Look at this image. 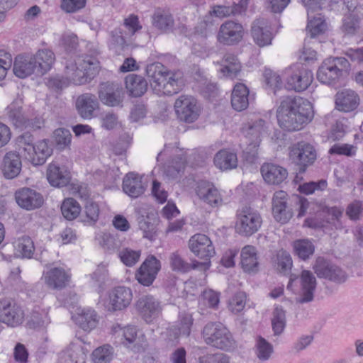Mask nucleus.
<instances>
[{"mask_svg":"<svg viewBox=\"0 0 363 363\" xmlns=\"http://www.w3.org/2000/svg\"><path fill=\"white\" fill-rule=\"evenodd\" d=\"M277 117L281 128L287 131H297L313 118V106L303 98L287 96L281 101Z\"/></svg>","mask_w":363,"mask_h":363,"instance_id":"f257e3e1","label":"nucleus"},{"mask_svg":"<svg viewBox=\"0 0 363 363\" xmlns=\"http://www.w3.org/2000/svg\"><path fill=\"white\" fill-rule=\"evenodd\" d=\"M293 203L298 207L297 217L305 216L309 205L307 199L296 196L293 201L289 202L286 191H276L272 200V212L274 220L281 224L288 223L294 216Z\"/></svg>","mask_w":363,"mask_h":363,"instance_id":"f03ea898","label":"nucleus"},{"mask_svg":"<svg viewBox=\"0 0 363 363\" xmlns=\"http://www.w3.org/2000/svg\"><path fill=\"white\" fill-rule=\"evenodd\" d=\"M99 62L96 57L78 56L74 62L66 65L67 79L75 85L86 84L98 73Z\"/></svg>","mask_w":363,"mask_h":363,"instance_id":"7ed1b4c3","label":"nucleus"},{"mask_svg":"<svg viewBox=\"0 0 363 363\" xmlns=\"http://www.w3.org/2000/svg\"><path fill=\"white\" fill-rule=\"evenodd\" d=\"M201 336L204 342L213 347L228 351L235 347L233 335L220 322H208L202 331Z\"/></svg>","mask_w":363,"mask_h":363,"instance_id":"20e7f679","label":"nucleus"},{"mask_svg":"<svg viewBox=\"0 0 363 363\" xmlns=\"http://www.w3.org/2000/svg\"><path fill=\"white\" fill-rule=\"evenodd\" d=\"M350 67L345 57H329L325 59L317 71L318 80L325 84L337 83Z\"/></svg>","mask_w":363,"mask_h":363,"instance_id":"39448f33","label":"nucleus"},{"mask_svg":"<svg viewBox=\"0 0 363 363\" xmlns=\"http://www.w3.org/2000/svg\"><path fill=\"white\" fill-rule=\"evenodd\" d=\"M261 215L250 207H244L237 212L235 231L240 235L250 237L261 228Z\"/></svg>","mask_w":363,"mask_h":363,"instance_id":"423d86ee","label":"nucleus"},{"mask_svg":"<svg viewBox=\"0 0 363 363\" xmlns=\"http://www.w3.org/2000/svg\"><path fill=\"white\" fill-rule=\"evenodd\" d=\"M289 157L297 167L299 173H303L317 158L315 147L310 143L301 141L294 144L290 149Z\"/></svg>","mask_w":363,"mask_h":363,"instance_id":"0eeeda50","label":"nucleus"},{"mask_svg":"<svg viewBox=\"0 0 363 363\" xmlns=\"http://www.w3.org/2000/svg\"><path fill=\"white\" fill-rule=\"evenodd\" d=\"M313 269L319 279L340 284L347 279V273L339 266L323 257L315 260Z\"/></svg>","mask_w":363,"mask_h":363,"instance_id":"6e6552de","label":"nucleus"},{"mask_svg":"<svg viewBox=\"0 0 363 363\" xmlns=\"http://www.w3.org/2000/svg\"><path fill=\"white\" fill-rule=\"evenodd\" d=\"M287 74L286 87L296 91L306 90L313 79L312 72L303 65H296L291 67Z\"/></svg>","mask_w":363,"mask_h":363,"instance_id":"1a4fd4ad","label":"nucleus"},{"mask_svg":"<svg viewBox=\"0 0 363 363\" xmlns=\"http://www.w3.org/2000/svg\"><path fill=\"white\" fill-rule=\"evenodd\" d=\"M98 96L101 103L106 106L122 107L125 94L120 84L106 82L99 84Z\"/></svg>","mask_w":363,"mask_h":363,"instance_id":"9d476101","label":"nucleus"},{"mask_svg":"<svg viewBox=\"0 0 363 363\" xmlns=\"http://www.w3.org/2000/svg\"><path fill=\"white\" fill-rule=\"evenodd\" d=\"M189 247L191 252L197 257L208 262L211 266V258L215 254V247L211 239L205 234L197 233L191 237L189 240Z\"/></svg>","mask_w":363,"mask_h":363,"instance_id":"9b49d317","label":"nucleus"},{"mask_svg":"<svg viewBox=\"0 0 363 363\" xmlns=\"http://www.w3.org/2000/svg\"><path fill=\"white\" fill-rule=\"evenodd\" d=\"M174 109L179 120L193 123L199 117L200 108L196 99L191 96L182 95L174 103Z\"/></svg>","mask_w":363,"mask_h":363,"instance_id":"f8f14e48","label":"nucleus"},{"mask_svg":"<svg viewBox=\"0 0 363 363\" xmlns=\"http://www.w3.org/2000/svg\"><path fill=\"white\" fill-rule=\"evenodd\" d=\"M135 308L145 322L151 323L161 314L162 306L158 298L148 294L138 299Z\"/></svg>","mask_w":363,"mask_h":363,"instance_id":"ddd939ff","label":"nucleus"},{"mask_svg":"<svg viewBox=\"0 0 363 363\" xmlns=\"http://www.w3.org/2000/svg\"><path fill=\"white\" fill-rule=\"evenodd\" d=\"M163 79L153 85V89L159 94L172 96L177 94L184 86L183 74L181 72L167 70Z\"/></svg>","mask_w":363,"mask_h":363,"instance_id":"4468645a","label":"nucleus"},{"mask_svg":"<svg viewBox=\"0 0 363 363\" xmlns=\"http://www.w3.org/2000/svg\"><path fill=\"white\" fill-rule=\"evenodd\" d=\"M317 286L314 274L309 270H303L299 276V290L296 297L297 303H307L313 301Z\"/></svg>","mask_w":363,"mask_h":363,"instance_id":"2eb2a0df","label":"nucleus"},{"mask_svg":"<svg viewBox=\"0 0 363 363\" xmlns=\"http://www.w3.org/2000/svg\"><path fill=\"white\" fill-rule=\"evenodd\" d=\"M161 264L155 256L147 257L135 273V279L142 285L150 286L156 279Z\"/></svg>","mask_w":363,"mask_h":363,"instance_id":"dca6fc26","label":"nucleus"},{"mask_svg":"<svg viewBox=\"0 0 363 363\" xmlns=\"http://www.w3.org/2000/svg\"><path fill=\"white\" fill-rule=\"evenodd\" d=\"M243 34L244 29L240 23L226 21L220 26L217 39L223 45H233L241 41Z\"/></svg>","mask_w":363,"mask_h":363,"instance_id":"f3484780","label":"nucleus"},{"mask_svg":"<svg viewBox=\"0 0 363 363\" xmlns=\"http://www.w3.org/2000/svg\"><path fill=\"white\" fill-rule=\"evenodd\" d=\"M15 199L21 208L27 211L39 208L44 203L43 196L40 192L27 187L16 191Z\"/></svg>","mask_w":363,"mask_h":363,"instance_id":"a211bd4d","label":"nucleus"},{"mask_svg":"<svg viewBox=\"0 0 363 363\" xmlns=\"http://www.w3.org/2000/svg\"><path fill=\"white\" fill-rule=\"evenodd\" d=\"M23 319L24 312L19 306L7 301L0 302L1 322L9 326L16 327L23 323Z\"/></svg>","mask_w":363,"mask_h":363,"instance_id":"6ab92c4d","label":"nucleus"},{"mask_svg":"<svg viewBox=\"0 0 363 363\" xmlns=\"http://www.w3.org/2000/svg\"><path fill=\"white\" fill-rule=\"evenodd\" d=\"M251 34L255 43L259 47L271 45L274 38L270 23L266 18H259L253 21Z\"/></svg>","mask_w":363,"mask_h":363,"instance_id":"aec40b11","label":"nucleus"},{"mask_svg":"<svg viewBox=\"0 0 363 363\" xmlns=\"http://www.w3.org/2000/svg\"><path fill=\"white\" fill-rule=\"evenodd\" d=\"M107 307L109 311H121L127 308L132 299L133 293L130 288L125 286L115 287L109 293Z\"/></svg>","mask_w":363,"mask_h":363,"instance_id":"412c9836","label":"nucleus"},{"mask_svg":"<svg viewBox=\"0 0 363 363\" xmlns=\"http://www.w3.org/2000/svg\"><path fill=\"white\" fill-rule=\"evenodd\" d=\"M35 59L33 55H18L13 63L14 74L22 79L32 74L40 76Z\"/></svg>","mask_w":363,"mask_h":363,"instance_id":"4be33fe9","label":"nucleus"},{"mask_svg":"<svg viewBox=\"0 0 363 363\" xmlns=\"http://www.w3.org/2000/svg\"><path fill=\"white\" fill-rule=\"evenodd\" d=\"M171 269L176 272L185 274L191 269H200L206 271L209 269V263L208 262H199L193 260L191 263L187 262L178 252L170 254L169 257Z\"/></svg>","mask_w":363,"mask_h":363,"instance_id":"5701e85b","label":"nucleus"},{"mask_svg":"<svg viewBox=\"0 0 363 363\" xmlns=\"http://www.w3.org/2000/svg\"><path fill=\"white\" fill-rule=\"evenodd\" d=\"M196 193L200 200L211 207H218L223 203V199L215 186L208 182H198Z\"/></svg>","mask_w":363,"mask_h":363,"instance_id":"b1692460","label":"nucleus"},{"mask_svg":"<svg viewBox=\"0 0 363 363\" xmlns=\"http://www.w3.org/2000/svg\"><path fill=\"white\" fill-rule=\"evenodd\" d=\"M23 100L18 96L6 108V116L9 121L16 128L28 127L30 121L23 111Z\"/></svg>","mask_w":363,"mask_h":363,"instance_id":"393cba45","label":"nucleus"},{"mask_svg":"<svg viewBox=\"0 0 363 363\" xmlns=\"http://www.w3.org/2000/svg\"><path fill=\"white\" fill-rule=\"evenodd\" d=\"M264 180L269 184L278 185L282 183L288 176L286 169L274 163H264L260 169Z\"/></svg>","mask_w":363,"mask_h":363,"instance_id":"a878e982","label":"nucleus"},{"mask_svg":"<svg viewBox=\"0 0 363 363\" xmlns=\"http://www.w3.org/2000/svg\"><path fill=\"white\" fill-rule=\"evenodd\" d=\"M359 104L358 94L351 89H345L335 95V106L338 111L350 112L356 109Z\"/></svg>","mask_w":363,"mask_h":363,"instance_id":"bb28decb","label":"nucleus"},{"mask_svg":"<svg viewBox=\"0 0 363 363\" xmlns=\"http://www.w3.org/2000/svg\"><path fill=\"white\" fill-rule=\"evenodd\" d=\"M22 163L21 157L16 152H7L3 159L1 172L5 178L11 179L21 172Z\"/></svg>","mask_w":363,"mask_h":363,"instance_id":"cd10ccee","label":"nucleus"},{"mask_svg":"<svg viewBox=\"0 0 363 363\" xmlns=\"http://www.w3.org/2000/svg\"><path fill=\"white\" fill-rule=\"evenodd\" d=\"M123 191L131 198H138L145 191L142 177L134 172L128 173L123 181Z\"/></svg>","mask_w":363,"mask_h":363,"instance_id":"c85d7f7f","label":"nucleus"},{"mask_svg":"<svg viewBox=\"0 0 363 363\" xmlns=\"http://www.w3.org/2000/svg\"><path fill=\"white\" fill-rule=\"evenodd\" d=\"M250 0H240L238 4L232 5H215L210 11V14L218 18L237 16L245 13Z\"/></svg>","mask_w":363,"mask_h":363,"instance_id":"c756f323","label":"nucleus"},{"mask_svg":"<svg viewBox=\"0 0 363 363\" xmlns=\"http://www.w3.org/2000/svg\"><path fill=\"white\" fill-rule=\"evenodd\" d=\"M69 279V274L61 267H54L44 274L45 284L54 289H60L65 287Z\"/></svg>","mask_w":363,"mask_h":363,"instance_id":"7c9ffc66","label":"nucleus"},{"mask_svg":"<svg viewBox=\"0 0 363 363\" xmlns=\"http://www.w3.org/2000/svg\"><path fill=\"white\" fill-rule=\"evenodd\" d=\"M76 107L81 117L91 118L94 111L99 107V102L95 95L86 93L78 96Z\"/></svg>","mask_w":363,"mask_h":363,"instance_id":"2f4dec72","label":"nucleus"},{"mask_svg":"<svg viewBox=\"0 0 363 363\" xmlns=\"http://www.w3.org/2000/svg\"><path fill=\"white\" fill-rule=\"evenodd\" d=\"M47 179L49 183L55 187L67 186L70 182V173L55 163H50L47 169Z\"/></svg>","mask_w":363,"mask_h":363,"instance_id":"473e14b6","label":"nucleus"},{"mask_svg":"<svg viewBox=\"0 0 363 363\" xmlns=\"http://www.w3.org/2000/svg\"><path fill=\"white\" fill-rule=\"evenodd\" d=\"M72 318L76 324L85 331L95 328L99 322L96 311L91 308H79Z\"/></svg>","mask_w":363,"mask_h":363,"instance_id":"72a5a7b5","label":"nucleus"},{"mask_svg":"<svg viewBox=\"0 0 363 363\" xmlns=\"http://www.w3.org/2000/svg\"><path fill=\"white\" fill-rule=\"evenodd\" d=\"M48 143L49 140L45 139L39 141L26 157L35 165L43 164L52 154V148Z\"/></svg>","mask_w":363,"mask_h":363,"instance_id":"f704fd0d","label":"nucleus"},{"mask_svg":"<svg viewBox=\"0 0 363 363\" xmlns=\"http://www.w3.org/2000/svg\"><path fill=\"white\" fill-rule=\"evenodd\" d=\"M125 88L129 94L133 97L143 96L147 89L145 79L135 74H130L125 78Z\"/></svg>","mask_w":363,"mask_h":363,"instance_id":"c9c22d12","label":"nucleus"},{"mask_svg":"<svg viewBox=\"0 0 363 363\" xmlns=\"http://www.w3.org/2000/svg\"><path fill=\"white\" fill-rule=\"evenodd\" d=\"M220 72L223 77L234 79L241 71V64L238 58L232 53H226L220 62Z\"/></svg>","mask_w":363,"mask_h":363,"instance_id":"e433bc0d","label":"nucleus"},{"mask_svg":"<svg viewBox=\"0 0 363 363\" xmlns=\"http://www.w3.org/2000/svg\"><path fill=\"white\" fill-rule=\"evenodd\" d=\"M249 90L243 84L234 86L231 96L232 107L237 111H242L249 106Z\"/></svg>","mask_w":363,"mask_h":363,"instance_id":"4c0bfd02","label":"nucleus"},{"mask_svg":"<svg viewBox=\"0 0 363 363\" xmlns=\"http://www.w3.org/2000/svg\"><path fill=\"white\" fill-rule=\"evenodd\" d=\"M266 132L265 121L258 119L248 123L242 128L246 142L261 143V136Z\"/></svg>","mask_w":363,"mask_h":363,"instance_id":"58836bf2","label":"nucleus"},{"mask_svg":"<svg viewBox=\"0 0 363 363\" xmlns=\"http://www.w3.org/2000/svg\"><path fill=\"white\" fill-rule=\"evenodd\" d=\"M241 264L243 270L247 272H256L258 271L259 262L257 250L252 245L244 247L241 252Z\"/></svg>","mask_w":363,"mask_h":363,"instance_id":"ea45409f","label":"nucleus"},{"mask_svg":"<svg viewBox=\"0 0 363 363\" xmlns=\"http://www.w3.org/2000/svg\"><path fill=\"white\" fill-rule=\"evenodd\" d=\"M152 18L153 26L163 32L172 30L174 26L172 15L168 11L160 8L155 11Z\"/></svg>","mask_w":363,"mask_h":363,"instance_id":"a19ab883","label":"nucleus"},{"mask_svg":"<svg viewBox=\"0 0 363 363\" xmlns=\"http://www.w3.org/2000/svg\"><path fill=\"white\" fill-rule=\"evenodd\" d=\"M33 56L35 58L40 76L44 75L51 69L55 60L54 52L48 49L39 50Z\"/></svg>","mask_w":363,"mask_h":363,"instance_id":"79ce46f5","label":"nucleus"},{"mask_svg":"<svg viewBox=\"0 0 363 363\" xmlns=\"http://www.w3.org/2000/svg\"><path fill=\"white\" fill-rule=\"evenodd\" d=\"M86 352L82 345L77 342L69 344L63 354L65 363H85Z\"/></svg>","mask_w":363,"mask_h":363,"instance_id":"37998d69","label":"nucleus"},{"mask_svg":"<svg viewBox=\"0 0 363 363\" xmlns=\"http://www.w3.org/2000/svg\"><path fill=\"white\" fill-rule=\"evenodd\" d=\"M215 165L221 170L235 168L238 165V158L235 153L222 150L217 152L214 157Z\"/></svg>","mask_w":363,"mask_h":363,"instance_id":"c03bdc74","label":"nucleus"},{"mask_svg":"<svg viewBox=\"0 0 363 363\" xmlns=\"http://www.w3.org/2000/svg\"><path fill=\"white\" fill-rule=\"evenodd\" d=\"M50 323L48 312L44 309H35L30 313L27 326L30 329L41 330L45 329Z\"/></svg>","mask_w":363,"mask_h":363,"instance_id":"a18cd8bd","label":"nucleus"},{"mask_svg":"<svg viewBox=\"0 0 363 363\" xmlns=\"http://www.w3.org/2000/svg\"><path fill=\"white\" fill-rule=\"evenodd\" d=\"M15 255L21 258H31L35 247L33 240L28 236L19 238L14 245Z\"/></svg>","mask_w":363,"mask_h":363,"instance_id":"49530a36","label":"nucleus"},{"mask_svg":"<svg viewBox=\"0 0 363 363\" xmlns=\"http://www.w3.org/2000/svg\"><path fill=\"white\" fill-rule=\"evenodd\" d=\"M62 216L68 220L75 219L81 212V206L79 203L72 198L64 200L61 206Z\"/></svg>","mask_w":363,"mask_h":363,"instance_id":"de8ad7c7","label":"nucleus"},{"mask_svg":"<svg viewBox=\"0 0 363 363\" xmlns=\"http://www.w3.org/2000/svg\"><path fill=\"white\" fill-rule=\"evenodd\" d=\"M52 138L56 147L60 150L69 148L72 142V134L68 129L60 128L53 132Z\"/></svg>","mask_w":363,"mask_h":363,"instance_id":"09e8293b","label":"nucleus"},{"mask_svg":"<svg viewBox=\"0 0 363 363\" xmlns=\"http://www.w3.org/2000/svg\"><path fill=\"white\" fill-rule=\"evenodd\" d=\"M118 233H105L102 235L100 244L101 247L110 252L118 251L123 245V240Z\"/></svg>","mask_w":363,"mask_h":363,"instance_id":"8fccbe9b","label":"nucleus"},{"mask_svg":"<svg viewBox=\"0 0 363 363\" xmlns=\"http://www.w3.org/2000/svg\"><path fill=\"white\" fill-rule=\"evenodd\" d=\"M294 249L300 259L306 260L313 254L315 247L308 240H298L294 242Z\"/></svg>","mask_w":363,"mask_h":363,"instance_id":"3c124183","label":"nucleus"},{"mask_svg":"<svg viewBox=\"0 0 363 363\" xmlns=\"http://www.w3.org/2000/svg\"><path fill=\"white\" fill-rule=\"evenodd\" d=\"M274 262L277 270L283 274H286L290 272L293 265L290 254L284 250H280L277 252Z\"/></svg>","mask_w":363,"mask_h":363,"instance_id":"603ef678","label":"nucleus"},{"mask_svg":"<svg viewBox=\"0 0 363 363\" xmlns=\"http://www.w3.org/2000/svg\"><path fill=\"white\" fill-rule=\"evenodd\" d=\"M167 69L160 62L150 64L146 67V74L151 79V85L158 84L160 81L163 79L162 77Z\"/></svg>","mask_w":363,"mask_h":363,"instance_id":"864d4df0","label":"nucleus"},{"mask_svg":"<svg viewBox=\"0 0 363 363\" xmlns=\"http://www.w3.org/2000/svg\"><path fill=\"white\" fill-rule=\"evenodd\" d=\"M113 347L108 345H104L94 350L91 354L94 363H108L113 357Z\"/></svg>","mask_w":363,"mask_h":363,"instance_id":"5fc2aeb1","label":"nucleus"},{"mask_svg":"<svg viewBox=\"0 0 363 363\" xmlns=\"http://www.w3.org/2000/svg\"><path fill=\"white\" fill-rule=\"evenodd\" d=\"M273 352L272 345L262 337H259L256 343V354L262 361L268 360Z\"/></svg>","mask_w":363,"mask_h":363,"instance_id":"6e6d98bb","label":"nucleus"},{"mask_svg":"<svg viewBox=\"0 0 363 363\" xmlns=\"http://www.w3.org/2000/svg\"><path fill=\"white\" fill-rule=\"evenodd\" d=\"M326 29L327 23L322 17H314L308 21L307 30L312 38L323 33Z\"/></svg>","mask_w":363,"mask_h":363,"instance_id":"4d7b16f0","label":"nucleus"},{"mask_svg":"<svg viewBox=\"0 0 363 363\" xmlns=\"http://www.w3.org/2000/svg\"><path fill=\"white\" fill-rule=\"evenodd\" d=\"M193 318L189 314H182L179 316V319L175 325L177 335H182L185 337L189 336L191 333V328L193 325Z\"/></svg>","mask_w":363,"mask_h":363,"instance_id":"13d9d810","label":"nucleus"},{"mask_svg":"<svg viewBox=\"0 0 363 363\" xmlns=\"http://www.w3.org/2000/svg\"><path fill=\"white\" fill-rule=\"evenodd\" d=\"M118 257L125 266L133 267L138 262L140 257V251L125 248L118 252Z\"/></svg>","mask_w":363,"mask_h":363,"instance_id":"bf43d9fd","label":"nucleus"},{"mask_svg":"<svg viewBox=\"0 0 363 363\" xmlns=\"http://www.w3.org/2000/svg\"><path fill=\"white\" fill-rule=\"evenodd\" d=\"M245 304L246 294L242 291H239L230 300L228 308L231 312L238 313L244 309Z\"/></svg>","mask_w":363,"mask_h":363,"instance_id":"052dcab7","label":"nucleus"},{"mask_svg":"<svg viewBox=\"0 0 363 363\" xmlns=\"http://www.w3.org/2000/svg\"><path fill=\"white\" fill-rule=\"evenodd\" d=\"M345 213L351 220H359L363 213V202L359 200L352 201L347 206Z\"/></svg>","mask_w":363,"mask_h":363,"instance_id":"680f3d73","label":"nucleus"},{"mask_svg":"<svg viewBox=\"0 0 363 363\" xmlns=\"http://www.w3.org/2000/svg\"><path fill=\"white\" fill-rule=\"evenodd\" d=\"M247 147L243 150V159L248 163H255L258 159V148L260 143L246 142Z\"/></svg>","mask_w":363,"mask_h":363,"instance_id":"e2e57ef3","label":"nucleus"},{"mask_svg":"<svg viewBox=\"0 0 363 363\" xmlns=\"http://www.w3.org/2000/svg\"><path fill=\"white\" fill-rule=\"evenodd\" d=\"M114 332L121 333L128 344L133 343L137 337V330L134 326L121 328L119 325L113 327Z\"/></svg>","mask_w":363,"mask_h":363,"instance_id":"0e129e2a","label":"nucleus"},{"mask_svg":"<svg viewBox=\"0 0 363 363\" xmlns=\"http://www.w3.org/2000/svg\"><path fill=\"white\" fill-rule=\"evenodd\" d=\"M18 145L22 148L26 155L30 151H33L34 137L30 132H25L18 138Z\"/></svg>","mask_w":363,"mask_h":363,"instance_id":"69168bd1","label":"nucleus"},{"mask_svg":"<svg viewBox=\"0 0 363 363\" xmlns=\"http://www.w3.org/2000/svg\"><path fill=\"white\" fill-rule=\"evenodd\" d=\"M62 44L67 52H72L77 50L79 45L77 36L74 33H66L62 37Z\"/></svg>","mask_w":363,"mask_h":363,"instance_id":"338daca9","label":"nucleus"},{"mask_svg":"<svg viewBox=\"0 0 363 363\" xmlns=\"http://www.w3.org/2000/svg\"><path fill=\"white\" fill-rule=\"evenodd\" d=\"M199 363H228L229 357L224 353L206 354L200 359Z\"/></svg>","mask_w":363,"mask_h":363,"instance_id":"774afa93","label":"nucleus"}]
</instances>
